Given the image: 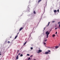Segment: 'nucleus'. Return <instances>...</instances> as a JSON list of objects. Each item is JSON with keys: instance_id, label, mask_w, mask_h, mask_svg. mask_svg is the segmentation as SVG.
I'll use <instances>...</instances> for the list:
<instances>
[{"instance_id": "f704fd0d", "label": "nucleus", "mask_w": 60, "mask_h": 60, "mask_svg": "<svg viewBox=\"0 0 60 60\" xmlns=\"http://www.w3.org/2000/svg\"><path fill=\"white\" fill-rule=\"evenodd\" d=\"M10 38H11V37H10Z\"/></svg>"}, {"instance_id": "b1692460", "label": "nucleus", "mask_w": 60, "mask_h": 60, "mask_svg": "<svg viewBox=\"0 0 60 60\" xmlns=\"http://www.w3.org/2000/svg\"><path fill=\"white\" fill-rule=\"evenodd\" d=\"M59 9H58L57 10V11L58 12H59Z\"/></svg>"}, {"instance_id": "ddd939ff", "label": "nucleus", "mask_w": 60, "mask_h": 60, "mask_svg": "<svg viewBox=\"0 0 60 60\" xmlns=\"http://www.w3.org/2000/svg\"><path fill=\"white\" fill-rule=\"evenodd\" d=\"M52 31V29H50V31H49V32H51Z\"/></svg>"}, {"instance_id": "39448f33", "label": "nucleus", "mask_w": 60, "mask_h": 60, "mask_svg": "<svg viewBox=\"0 0 60 60\" xmlns=\"http://www.w3.org/2000/svg\"><path fill=\"white\" fill-rule=\"evenodd\" d=\"M16 59H19V56L18 55L17 56Z\"/></svg>"}, {"instance_id": "bb28decb", "label": "nucleus", "mask_w": 60, "mask_h": 60, "mask_svg": "<svg viewBox=\"0 0 60 60\" xmlns=\"http://www.w3.org/2000/svg\"><path fill=\"white\" fill-rule=\"evenodd\" d=\"M1 55V52H0V56Z\"/></svg>"}, {"instance_id": "4be33fe9", "label": "nucleus", "mask_w": 60, "mask_h": 60, "mask_svg": "<svg viewBox=\"0 0 60 60\" xmlns=\"http://www.w3.org/2000/svg\"><path fill=\"white\" fill-rule=\"evenodd\" d=\"M30 57H29L28 59V60H30Z\"/></svg>"}, {"instance_id": "c756f323", "label": "nucleus", "mask_w": 60, "mask_h": 60, "mask_svg": "<svg viewBox=\"0 0 60 60\" xmlns=\"http://www.w3.org/2000/svg\"><path fill=\"white\" fill-rule=\"evenodd\" d=\"M60 23V22H58V24H59V23Z\"/></svg>"}, {"instance_id": "a878e982", "label": "nucleus", "mask_w": 60, "mask_h": 60, "mask_svg": "<svg viewBox=\"0 0 60 60\" xmlns=\"http://www.w3.org/2000/svg\"><path fill=\"white\" fill-rule=\"evenodd\" d=\"M33 56V55H32L30 56V57H32V56Z\"/></svg>"}, {"instance_id": "473e14b6", "label": "nucleus", "mask_w": 60, "mask_h": 60, "mask_svg": "<svg viewBox=\"0 0 60 60\" xmlns=\"http://www.w3.org/2000/svg\"><path fill=\"white\" fill-rule=\"evenodd\" d=\"M59 27H60V24L59 25Z\"/></svg>"}, {"instance_id": "6ab92c4d", "label": "nucleus", "mask_w": 60, "mask_h": 60, "mask_svg": "<svg viewBox=\"0 0 60 60\" xmlns=\"http://www.w3.org/2000/svg\"><path fill=\"white\" fill-rule=\"evenodd\" d=\"M44 45H46V42L44 43Z\"/></svg>"}, {"instance_id": "cd10ccee", "label": "nucleus", "mask_w": 60, "mask_h": 60, "mask_svg": "<svg viewBox=\"0 0 60 60\" xmlns=\"http://www.w3.org/2000/svg\"><path fill=\"white\" fill-rule=\"evenodd\" d=\"M18 52H19V50H18V51L17 52L18 53Z\"/></svg>"}, {"instance_id": "4468645a", "label": "nucleus", "mask_w": 60, "mask_h": 60, "mask_svg": "<svg viewBox=\"0 0 60 60\" xmlns=\"http://www.w3.org/2000/svg\"><path fill=\"white\" fill-rule=\"evenodd\" d=\"M55 36V34H54L52 36V37H54V36Z\"/></svg>"}, {"instance_id": "9d476101", "label": "nucleus", "mask_w": 60, "mask_h": 60, "mask_svg": "<svg viewBox=\"0 0 60 60\" xmlns=\"http://www.w3.org/2000/svg\"><path fill=\"white\" fill-rule=\"evenodd\" d=\"M23 56V54H21L20 55V56L21 57H22V56Z\"/></svg>"}, {"instance_id": "393cba45", "label": "nucleus", "mask_w": 60, "mask_h": 60, "mask_svg": "<svg viewBox=\"0 0 60 60\" xmlns=\"http://www.w3.org/2000/svg\"><path fill=\"white\" fill-rule=\"evenodd\" d=\"M57 32H56V33L55 34H57Z\"/></svg>"}, {"instance_id": "423d86ee", "label": "nucleus", "mask_w": 60, "mask_h": 60, "mask_svg": "<svg viewBox=\"0 0 60 60\" xmlns=\"http://www.w3.org/2000/svg\"><path fill=\"white\" fill-rule=\"evenodd\" d=\"M41 0H38V3H40V2H41Z\"/></svg>"}, {"instance_id": "5701e85b", "label": "nucleus", "mask_w": 60, "mask_h": 60, "mask_svg": "<svg viewBox=\"0 0 60 60\" xmlns=\"http://www.w3.org/2000/svg\"><path fill=\"white\" fill-rule=\"evenodd\" d=\"M8 43H10V41H8Z\"/></svg>"}, {"instance_id": "c9c22d12", "label": "nucleus", "mask_w": 60, "mask_h": 60, "mask_svg": "<svg viewBox=\"0 0 60 60\" xmlns=\"http://www.w3.org/2000/svg\"><path fill=\"white\" fill-rule=\"evenodd\" d=\"M39 49H40V48H39Z\"/></svg>"}, {"instance_id": "f3484780", "label": "nucleus", "mask_w": 60, "mask_h": 60, "mask_svg": "<svg viewBox=\"0 0 60 60\" xmlns=\"http://www.w3.org/2000/svg\"><path fill=\"white\" fill-rule=\"evenodd\" d=\"M27 56H30V55L29 54H27Z\"/></svg>"}, {"instance_id": "0eeeda50", "label": "nucleus", "mask_w": 60, "mask_h": 60, "mask_svg": "<svg viewBox=\"0 0 60 60\" xmlns=\"http://www.w3.org/2000/svg\"><path fill=\"white\" fill-rule=\"evenodd\" d=\"M54 12H56L57 11H56V10H54Z\"/></svg>"}, {"instance_id": "2eb2a0df", "label": "nucleus", "mask_w": 60, "mask_h": 60, "mask_svg": "<svg viewBox=\"0 0 60 60\" xmlns=\"http://www.w3.org/2000/svg\"><path fill=\"white\" fill-rule=\"evenodd\" d=\"M49 23H50V22H49V23H48V26H49Z\"/></svg>"}, {"instance_id": "1a4fd4ad", "label": "nucleus", "mask_w": 60, "mask_h": 60, "mask_svg": "<svg viewBox=\"0 0 60 60\" xmlns=\"http://www.w3.org/2000/svg\"><path fill=\"white\" fill-rule=\"evenodd\" d=\"M18 35H17L16 36L15 38V39H16V38H17V37H18Z\"/></svg>"}, {"instance_id": "7ed1b4c3", "label": "nucleus", "mask_w": 60, "mask_h": 60, "mask_svg": "<svg viewBox=\"0 0 60 60\" xmlns=\"http://www.w3.org/2000/svg\"><path fill=\"white\" fill-rule=\"evenodd\" d=\"M42 52V50H41L40 49H39L38 50V51L37 52L38 53H39L40 52Z\"/></svg>"}, {"instance_id": "2f4dec72", "label": "nucleus", "mask_w": 60, "mask_h": 60, "mask_svg": "<svg viewBox=\"0 0 60 60\" xmlns=\"http://www.w3.org/2000/svg\"><path fill=\"white\" fill-rule=\"evenodd\" d=\"M56 24L55 27H56Z\"/></svg>"}, {"instance_id": "412c9836", "label": "nucleus", "mask_w": 60, "mask_h": 60, "mask_svg": "<svg viewBox=\"0 0 60 60\" xmlns=\"http://www.w3.org/2000/svg\"><path fill=\"white\" fill-rule=\"evenodd\" d=\"M57 29V28H56L55 29V30H56V29Z\"/></svg>"}, {"instance_id": "aec40b11", "label": "nucleus", "mask_w": 60, "mask_h": 60, "mask_svg": "<svg viewBox=\"0 0 60 60\" xmlns=\"http://www.w3.org/2000/svg\"><path fill=\"white\" fill-rule=\"evenodd\" d=\"M55 21H52V23H54V22H55Z\"/></svg>"}, {"instance_id": "6e6552de", "label": "nucleus", "mask_w": 60, "mask_h": 60, "mask_svg": "<svg viewBox=\"0 0 60 60\" xmlns=\"http://www.w3.org/2000/svg\"><path fill=\"white\" fill-rule=\"evenodd\" d=\"M34 14H36V12H35V11H34Z\"/></svg>"}, {"instance_id": "f257e3e1", "label": "nucleus", "mask_w": 60, "mask_h": 60, "mask_svg": "<svg viewBox=\"0 0 60 60\" xmlns=\"http://www.w3.org/2000/svg\"><path fill=\"white\" fill-rule=\"evenodd\" d=\"M49 34H50V32H49V31H47L46 32L45 34L46 35L47 38H48L49 37Z\"/></svg>"}, {"instance_id": "a211bd4d", "label": "nucleus", "mask_w": 60, "mask_h": 60, "mask_svg": "<svg viewBox=\"0 0 60 60\" xmlns=\"http://www.w3.org/2000/svg\"><path fill=\"white\" fill-rule=\"evenodd\" d=\"M47 41V39H46L45 40V42H46V41Z\"/></svg>"}, {"instance_id": "20e7f679", "label": "nucleus", "mask_w": 60, "mask_h": 60, "mask_svg": "<svg viewBox=\"0 0 60 60\" xmlns=\"http://www.w3.org/2000/svg\"><path fill=\"white\" fill-rule=\"evenodd\" d=\"M23 29V28L22 27L20 29H19V31H21V30H22V29Z\"/></svg>"}, {"instance_id": "72a5a7b5", "label": "nucleus", "mask_w": 60, "mask_h": 60, "mask_svg": "<svg viewBox=\"0 0 60 60\" xmlns=\"http://www.w3.org/2000/svg\"><path fill=\"white\" fill-rule=\"evenodd\" d=\"M19 34V33H18L17 34Z\"/></svg>"}, {"instance_id": "f8f14e48", "label": "nucleus", "mask_w": 60, "mask_h": 60, "mask_svg": "<svg viewBox=\"0 0 60 60\" xmlns=\"http://www.w3.org/2000/svg\"><path fill=\"white\" fill-rule=\"evenodd\" d=\"M55 48L56 49H57V48H58V46H56V47H55Z\"/></svg>"}, {"instance_id": "9b49d317", "label": "nucleus", "mask_w": 60, "mask_h": 60, "mask_svg": "<svg viewBox=\"0 0 60 60\" xmlns=\"http://www.w3.org/2000/svg\"><path fill=\"white\" fill-rule=\"evenodd\" d=\"M26 43V42L24 43V45H25Z\"/></svg>"}, {"instance_id": "f03ea898", "label": "nucleus", "mask_w": 60, "mask_h": 60, "mask_svg": "<svg viewBox=\"0 0 60 60\" xmlns=\"http://www.w3.org/2000/svg\"><path fill=\"white\" fill-rule=\"evenodd\" d=\"M50 52V50H49L48 52H45V54L46 55L47 54H50V53H49V52Z\"/></svg>"}, {"instance_id": "7c9ffc66", "label": "nucleus", "mask_w": 60, "mask_h": 60, "mask_svg": "<svg viewBox=\"0 0 60 60\" xmlns=\"http://www.w3.org/2000/svg\"><path fill=\"white\" fill-rule=\"evenodd\" d=\"M45 28H44V30H45Z\"/></svg>"}, {"instance_id": "dca6fc26", "label": "nucleus", "mask_w": 60, "mask_h": 60, "mask_svg": "<svg viewBox=\"0 0 60 60\" xmlns=\"http://www.w3.org/2000/svg\"><path fill=\"white\" fill-rule=\"evenodd\" d=\"M30 49H31V50H32V49H33V47H31Z\"/></svg>"}, {"instance_id": "c85d7f7f", "label": "nucleus", "mask_w": 60, "mask_h": 60, "mask_svg": "<svg viewBox=\"0 0 60 60\" xmlns=\"http://www.w3.org/2000/svg\"><path fill=\"white\" fill-rule=\"evenodd\" d=\"M20 53H19V54H18L19 56V55H20Z\"/></svg>"}]
</instances>
